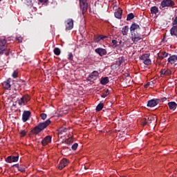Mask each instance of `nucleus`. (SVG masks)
Listing matches in <instances>:
<instances>
[{
    "mask_svg": "<svg viewBox=\"0 0 177 177\" xmlns=\"http://www.w3.org/2000/svg\"><path fill=\"white\" fill-rule=\"evenodd\" d=\"M171 35L177 36V26H173L170 30Z\"/></svg>",
    "mask_w": 177,
    "mask_h": 177,
    "instance_id": "obj_25",
    "label": "nucleus"
},
{
    "mask_svg": "<svg viewBox=\"0 0 177 177\" xmlns=\"http://www.w3.org/2000/svg\"><path fill=\"white\" fill-rule=\"evenodd\" d=\"M95 53L100 55V56H104L107 54V51L104 48H98L95 49Z\"/></svg>",
    "mask_w": 177,
    "mask_h": 177,
    "instance_id": "obj_15",
    "label": "nucleus"
},
{
    "mask_svg": "<svg viewBox=\"0 0 177 177\" xmlns=\"http://www.w3.org/2000/svg\"><path fill=\"white\" fill-rule=\"evenodd\" d=\"M158 104V100H151L148 102L147 106L149 107H156Z\"/></svg>",
    "mask_w": 177,
    "mask_h": 177,
    "instance_id": "obj_18",
    "label": "nucleus"
},
{
    "mask_svg": "<svg viewBox=\"0 0 177 177\" xmlns=\"http://www.w3.org/2000/svg\"><path fill=\"white\" fill-rule=\"evenodd\" d=\"M122 63H124V59L122 58H119L117 62H116V64L118 66H121V64H122Z\"/></svg>",
    "mask_w": 177,
    "mask_h": 177,
    "instance_id": "obj_29",
    "label": "nucleus"
},
{
    "mask_svg": "<svg viewBox=\"0 0 177 177\" xmlns=\"http://www.w3.org/2000/svg\"><path fill=\"white\" fill-rule=\"evenodd\" d=\"M139 30H140V26L137 24H133L130 27L131 34H133V32H138L136 31H139Z\"/></svg>",
    "mask_w": 177,
    "mask_h": 177,
    "instance_id": "obj_11",
    "label": "nucleus"
},
{
    "mask_svg": "<svg viewBox=\"0 0 177 177\" xmlns=\"http://www.w3.org/2000/svg\"><path fill=\"white\" fill-rule=\"evenodd\" d=\"M151 121H156V115H150L147 118H145L142 121V125H147V124H150Z\"/></svg>",
    "mask_w": 177,
    "mask_h": 177,
    "instance_id": "obj_8",
    "label": "nucleus"
},
{
    "mask_svg": "<svg viewBox=\"0 0 177 177\" xmlns=\"http://www.w3.org/2000/svg\"><path fill=\"white\" fill-rule=\"evenodd\" d=\"M30 115H31V112H30V111H25L24 112L22 115V120L24 122H26L28 120V119L30 118Z\"/></svg>",
    "mask_w": 177,
    "mask_h": 177,
    "instance_id": "obj_14",
    "label": "nucleus"
},
{
    "mask_svg": "<svg viewBox=\"0 0 177 177\" xmlns=\"http://www.w3.org/2000/svg\"><path fill=\"white\" fill-rule=\"evenodd\" d=\"M167 62L169 64H175V63H176V62H177V55L170 56L168 58Z\"/></svg>",
    "mask_w": 177,
    "mask_h": 177,
    "instance_id": "obj_16",
    "label": "nucleus"
},
{
    "mask_svg": "<svg viewBox=\"0 0 177 177\" xmlns=\"http://www.w3.org/2000/svg\"><path fill=\"white\" fill-rule=\"evenodd\" d=\"M50 121L49 120H47L46 121L41 122L37 126H36L32 130V132L35 135H37V133H39V132L44 131V129H45V128H46L48 125H50Z\"/></svg>",
    "mask_w": 177,
    "mask_h": 177,
    "instance_id": "obj_1",
    "label": "nucleus"
},
{
    "mask_svg": "<svg viewBox=\"0 0 177 177\" xmlns=\"http://www.w3.org/2000/svg\"><path fill=\"white\" fill-rule=\"evenodd\" d=\"M54 53L55 55H56V56H59L61 53L60 48H54Z\"/></svg>",
    "mask_w": 177,
    "mask_h": 177,
    "instance_id": "obj_28",
    "label": "nucleus"
},
{
    "mask_svg": "<svg viewBox=\"0 0 177 177\" xmlns=\"http://www.w3.org/2000/svg\"><path fill=\"white\" fill-rule=\"evenodd\" d=\"M104 104H99L97 107H96V110L97 111H102V109H103Z\"/></svg>",
    "mask_w": 177,
    "mask_h": 177,
    "instance_id": "obj_32",
    "label": "nucleus"
},
{
    "mask_svg": "<svg viewBox=\"0 0 177 177\" xmlns=\"http://www.w3.org/2000/svg\"><path fill=\"white\" fill-rule=\"evenodd\" d=\"M115 17H116V19H119L122 17V9L119 8L115 10Z\"/></svg>",
    "mask_w": 177,
    "mask_h": 177,
    "instance_id": "obj_17",
    "label": "nucleus"
},
{
    "mask_svg": "<svg viewBox=\"0 0 177 177\" xmlns=\"http://www.w3.org/2000/svg\"><path fill=\"white\" fill-rule=\"evenodd\" d=\"M99 77V72L94 71L91 74L89 75V78L91 80H96Z\"/></svg>",
    "mask_w": 177,
    "mask_h": 177,
    "instance_id": "obj_21",
    "label": "nucleus"
},
{
    "mask_svg": "<svg viewBox=\"0 0 177 177\" xmlns=\"http://www.w3.org/2000/svg\"><path fill=\"white\" fill-rule=\"evenodd\" d=\"M104 38H107V37L101 35V36L98 37L97 39H95V42H99V41L104 39Z\"/></svg>",
    "mask_w": 177,
    "mask_h": 177,
    "instance_id": "obj_30",
    "label": "nucleus"
},
{
    "mask_svg": "<svg viewBox=\"0 0 177 177\" xmlns=\"http://www.w3.org/2000/svg\"><path fill=\"white\" fill-rule=\"evenodd\" d=\"M10 86H12L10 84V79H8L6 82H3V87L4 89H10Z\"/></svg>",
    "mask_w": 177,
    "mask_h": 177,
    "instance_id": "obj_19",
    "label": "nucleus"
},
{
    "mask_svg": "<svg viewBox=\"0 0 177 177\" xmlns=\"http://www.w3.org/2000/svg\"><path fill=\"white\" fill-rule=\"evenodd\" d=\"M65 26L66 30H73L74 28V21L73 19H68L65 21Z\"/></svg>",
    "mask_w": 177,
    "mask_h": 177,
    "instance_id": "obj_6",
    "label": "nucleus"
},
{
    "mask_svg": "<svg viewBox=\"0 0 177 177\" xmlns=\"http://www.w3.org/2000/svg\"><path fill=\"white\" fill-rule=\"evenodd\" d=\"M100 84L102 85H106V84H109V77H103L100 81Z\"/></svg>",
    "mask_w": 177,
    "mask_h": 177,
    "instance_id": "obj_26",
    "label": "nucleus"
},
{
    "mask_svg": "<svg viewBox=\"0 0 177 177\" xmlns=\"http://www.w3.org/2000/svg\"><path fill=\"white\" fill-rule=\"evenodd\" d=\"M168 106L170 109V110H175V109H176V102H170L168 103Z\"/></svg>",
    "mask_w": 177,
    "mask_h": 177,
    "instance_id": "obj_24",
    "label": "nucleus"
},
{
    "mask_svg": "<svg viewBox=\"0 0 177 177\" xmlns=\"http://www.w3.org/2000/svg\"><path fill=\"white\" fill-rule=\"evenodd\" d=\"M6 39H0V55H2L5 49H6Z\"/></svg>",
    "mask_w": 177,
    "mask_h": 177,
    "instance_id": "obj_7",
    "label": "nucleus"
},
{
    "mask_svg": "<svg viewBox=\"0 0 177 177\" xmlns=\"http://www.w3.org/2000/svg\"><path fill=\"white\" fill-rule=\"evenodd\" d=\"M39 2H41V3H45L46 2H48V0H39Z\"/></svg>",
    "mask_w": 177,
    "mask_h": 177,
    "instance_id": "obj_42",
    "label": "nucleus"
},
{
    "mask_svg": "<svg viewBox=\"0 0 177 177\" xmlns=\"http://www.w3.org/2000/svg\"><path fill=\"white\" fill-rule=\"evenodd\" d=\"M6 56H8L9 55V53H6Z\"/></svg>",
    "mask_w": 177,
    "mask_h": 177,
    "instance_id": "obj_45",
    "label": "nucleus"
},
{
    "mask_svg": "<svg viewBox=\"0 0 177 177\" xmlns=\"http://www.w3.org/2000/svg\"><path fill=\"white\" fill-rule=\"evenodd\" d=\"M151 13L152 16H154V17H157V13H158V7L153 6L151 8Z\"/></svg>",
    "mask_w": 177,
    "mask_h": 177,
    "instance_id": "obj_20",
    "label": "nucleus"
},
{
    "mask_svg": "<svg viewBox=\"0 0 177 177\" xmlns=\"http://www.w3.org/2000/svg\"><path fill=\"white\" fill-rule=\"evenodd\" d=\"M148 86H149V84H146V85L145 86V88H147Z\"/></svg>",
    "mask_w": 177,
    "mask_h": 177,
    "instance_id": "obj_44",
    "label": "nucleus"
},
{
    "mask_svg": "<svg viewBox=\"0 0 177 177\" xmlns=\"http://www.w3.org/2000/svg\"><path fill=\"white\" fill-rule=\"evenodd\" d=\"M133 17H135V16L133 15V14L132 13H130L127 15V20L128 21H129V20H132V19H133Z\"/></svg>",
    "mask_w": 177,
    "mask_h": 177,
    "instance_id": "obj_31",
    "label": "nucleus"
},
{
    "mask_svg": "<svg viewBox=\"0 0 177 177\" xmlns=\"http://www.w3.org/2000/svg\"><path fill=\"white\" fill-rule=\"evenodd\" d=\"M175 5V2L172 0H163L161 3L160 6L162 8H169L171 6H174Z\"/></svg>",
    "mask_w": 177,
    "mask_h": 177,
    "instance_id": "obj_5",
    "label": "nucleus"
},
{
    "mask_svg": "<svg viewBox=\"0 0 177 177\" xmlns=\"http://www.w3.org/2000/svg\"><path fill=\"white\" fill-rule=\"evenodd\" d=\"M173 27H177V16L175 17V19L173 21Z\"/></svg>",
    "mask_w": 177,
    "mask_h": 177,
    "instance_id": "obj_35",
    "label": "nucleus"
},
{
    "mask_svg": "<svg viewBox=\"0 0 177 177\" xmlns=\"http://www.w3.org/2000/svg\"><path fill=\"white\" fill-rule=\"evenodd\" d=\"M6 162L12 163V162H17L19 161V156H8L6 160Z\"/></svg>",
    "mask_w": 177,
    "mask_h": 177,
    "instance_id": "obj_12",
    "label": "nucleus"
},
{
    "mask_svg": "<svg viewBox=\"0 0 177 177\" xmlns=\"http://www.w3.org/2000/svg\"><path fill=\"white\" fill-rule=\"evenodd\" d=\"M142 39V35L138 32L131 33V41L133 44H138Z\"/></svg>",
    "mask_w": 177,
    "mask_h": 177,
    "instance_id": "obj_4",
    "label": "nucleus"
},
{
    "mask_svg": "<svg viewBox=\"0 0 177 177\" xmlns=\"http://www.w3.org/2000/svg\"><path fill=\"white\" fill-rule=\"evenodd\" d=\"M160 59H165V57H168V53L161 52L159 55Z\"/></svg>",
    "mask_w": 177,
    "mask_h": 177,
    "instance_id": "obj_27",
    "label": "nucleus"
},
{
    "mask_svg": "<svg viewBox=\"0 0 177 177\" xmlns=\"http://www.w3.org/2000/svg\"><path fill=\"white\" fill-rule=\"evenodd\" d=\"M160 73L162 75H171V70L167 68L162 70Z\"/></svg>",
    "mask_w": 177,
    "mask_h": 177,
    "instance_id": "obj_23",
    "label": "nucleus"
},
{
    "mask_svg": "<svg viewBox=\"0 0 177 177\" xmlns=\"http://www.w3.org/2000/svg\"><path fill=\"white\" fill-rule=\"evenodd\" d=\"M109 93L110 91L109 90H106L105 93L102 94V97H106L107 96H109Z\"/></svg>",
    "mask_w": 177,
    "mask_h": 177,
    "instance_id": "obj_34",
    "label": "nucleus"
},
{
    "mask_svg": "<svg viewBox=\"0 0 177 177\" xmlns=\"http://www.w3.org/2000/svg\"><path fill=\"white\" fill-rule=\"evenodd\" d=\"M17 40L18 41V42H23V37H17Z\"/></svg>",
    "mask_w": 177,
    "mask_h": 177,
    "instance_id": "obj_41",
    "label": "nucleus"
},
{
    "mask_svg": "<svg viewBox=\"0 0 177 177\" xmlns=\"http://www.w3.org/2000/svg\"><path fill=\"white\" fill-rule=\"evenodd\" d=\"M140 60H142L146 66L151 64V59H150V54H144L140 57Z\"/></svg>",
    "mask_w": 177,
    "mask_h": 177,
    "instance_id": "obj_2",
    "label": "nucleus"
},
{
    "mask_svg": "<svg viewBox=\"0 0 177 177\" xmlns=\"http://www.w3.org/2000/svg\"><path fill=\"white\" fill-rule=\"evenodd\" d=\"M52 142V137L50 136H47L45 137L42 141H41V145L44 146H46V145H49Z\"/></svg>",
    "mask_w": 177,
    "mask_h": 177,
    "instance_id": "obj_13",
    "label": "nucleus"
},
{
    "mask_svg": "<svg viewBox=\"0 0 177 177\" xmlns=\"http://www.w3.org/2000/svg\"><path fill=\"white\" fill-rule=\"evenodd\" d=\"M80 9L83 14L88 10V0H80Z\"/></svg>",
    "mask_w": 177,
    "mask_h": 177,
    "instance_id": "obj_3",
    "label": "nucleus"
},
{
    "mask_svg": "<svg viewBox=\"0 0 177 177\" xmlns=\"http://www.w3.org/2000/svg\"><path fill=\"white\" fill-rule=\"evenodd\" d=\"M30 100V96L29 95H24L19 101L18 104L19 106H22V104H26L27 102H29Z\"/></svg>",
    "mask_w": 177,
    "mask_h": 177,
    "instance_id": "obj_10",
    "label": "nucleus"
},
{
    "mask_svg": "<svg viewBox=\"0 0 177 177\" xmlns=\"http://www.w3.org/2000/svg\"><path fill=\"white\" fill-rule=\"evenodd\" d=\"M73 53H69L68 55V60H73Z\"/></svg>",
    "mask_w": 177,
    "mask_h": 177,
    "instance_id": "obj_38",
    "label": "nucleus"
},
{
    "mask_svg": "<svg viewBox=\"0 0 177 177\" xmlns=\"http://www.w3.org/2000/svg\"><path fill=\"white\" fill-rule=\"evenodd\" d=\"M40 117H41V120H46L47 115H46V113H41V114L40 115Z\"/></svg>",
    "mask_w": 177,
    "mask_h": 177,
    "instance_id": "obj_39",
    "label": "nucleus"
},
{
    "mask_svg": "<svg viewBox=\"0 0 177 177\" xmlns=\"http://www.w3.org/2000/svg\"><path fill=\"white\" fill-rule=\"evenodd\" d=\"M129 31V27L128 26H124L122 28V35H128V32Z\"/></svg>",
    "mask_w": 177,
    "mask_h": 177,
    "instance_id": "obj_22",
    "label": "nucleus"
},
{
    "mask_svg": "<svg viewBox=\"0 0 177 177\" xmlns=\"http://www.w3.org/2000/svg\"><path fill=\"white\" fill-rule=\"evenodd\" d=\"M165 100H167V98H166V97L162 98V102H165Z\"/></svg>",
    "mask_w": 177,
    "mask_h": 177,
    "instance_id": "obj_43",
    "label": "nucleus"
},
{
    "mask_svg": "<svg viewBox=\"0 0 177 177\" xmlns=\"http://www.w3.org/2000/svg\"><path fill=\"white\" fill-rule=\"evenodd\" d=\"M77 148H78V144L75 143L72 145V150H77Z\"/></svg>",
    "mask_w": 177,
    "mask_h": 177,
    "instance_id": "obj_37",
    "label": "nucleus"
},
{
    "mask_svg": "<svg viewBox=\"0 0 177 177\" xmlns=\"http://www.w3.org/2000/svg\"><path fill=\"white\" fill-rule=\"evenodd\" d=\"M17 75H19V72L17 71H15L12 75V78H17Z\"/></svg>",
    "mask_w": 177,
    "mask_h": 177,
    "instance_id": "obj_33",
    "label": "nucleus"
},
{
    "mask_svg": "<svg viewBox=\"0 0 177 177\" xmlns=\"http://www.w3.org/2000/svg\"><path fill=\"white\" fill-rule=\"evenodd\" d=\"M20 135L21 137H24L25 135H27V131H26V130L21 131Z\"/></svg>",
    "mask_w": 177,
    "mask_h": 177,
    "instance_id": "obj_36",
    "label": "nucleus"
},
{
    "mask_svg": "<svg viewBox=\"0 0 177 177\" xmlns=\"http://www.w3.org/2000/svg\"><path fill=\"white\" fill-rule=\"evenodd\" d=\"M67 165H68V160L66 159V158H63L59 165H58V169H63V168H64L65 167H67Z\"/></svg>",
    "mask_w": 177,
    "mask_h": 177,
    "instance_id": "obj_9",
    "label": "nucleus"
},
{
    "mask_svg": "<svg viewBox=\"0 0 177 177\" xmlns=\"http://www.w3.org/2000/svg\"><path fill=\"white\" fill-rule=\"evenodd\" d=\"M117 40H112V45L113 46H114V48H115V46H117Z\"/></svg>",
    "mask_w": 177,
    "mask_h": 177,
    "instance_id": "obj_40",
    "label": "nucleus"
}]
</instances>
